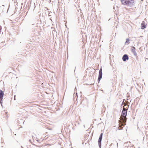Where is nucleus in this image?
<instances>
[{
	"label": "nucleus",
	"instance_id": "12",
	"mask_svg": "<svg viewBox=\"0 0 148 148\" xmlns=\"http://www.w3.org/2000/svg\"><path fill=\"white\" fill-rule=\"evenodd\" d=\"M29 141H30L31 140H29Z\"/></svg>",
	"mask_w": 148,
	"mask_h": 148
},
{
	"label": "nucleus",
	"instance_id": "13",
	"mask_svg": "<svg viewBox=\"0 0 148 148\" xmlns=\"http://www.w3.org/2000/svg\"><path fill=\"white\" fill-rule=\"evenodd\" d=\"M141 1H143V0H141Z\"/></svg>",
	"mask_w": 148,
	"mask_h": 148
},
{
	"label": "nucleus",
	"instance_id": "2",
	"mask_svg": "<svg viewBox=\"0 0 148 148\" xmlns=\"http://www.w3.org/2000/svg\"><path fill=\"white\" fill-rule=\"evenodd\" d=\"M122 4L123 5H133L134 1L133 0H121Z\"/></svg>",
	"mask_w": 148,
	"mask_h": 148
},
{
	"label": "nucleus",
	"instance_id": "1",
	"mask_svg": "<svg viewBox=\"0 0 148 148\" xmlns=\"http://www.w3.org/2000/svg\"><path fill=\"white\" fill-rule=\"evenodd\" d=\"M128 109H127L124 107L123 108V109L122 111L121 115V121L119 120V130H121L122 129L123 127H122V126L125 125V122L127 121L126 116L127 114V110Z\"/></svg>",
	"mask_w": 148,
	"mask_h": 148
},
{
	"label": "nucleus",
	"instance_id": "7",
	"mask_svg": "<svg viewBox=\"0 0 148 148\" xmlns=\"http://www.w3.org/2000/svg\"><path fill=\"white\" fill-rule=\"evenodd\" d=\"M4 95V92L1 90H0V99H3Z\"/></svg>",
	"mask_w": 148,
	"mask_h": 148
},
{
	"label": "nucleus",
	"instance_id": "10",
	"mask_svg": "<svg viewBox=\"0 0 148 148\" xmlns=\"http://www.w3.org/2000/svg\"><path fill=\"white\" fill-rule=\"evenodd\" d=\"M2 99H0V103L1 105V106H2V107L3 106H2Z\"/></svg>",
	"mask_w": 148,
	"mask_h": 148
},
{
	"label": "nucleus",
	"instance_id": "3",
	"mask_svg": "<svg viewBox=\"0 0 148 148\" xmlns=\"http://www.w3.org/2000/svg\"><path fill=\"white\" fill-rule=\"evenodd\" d=\"M103 134V133H101L99 137V138L98 141V143L99 147L100 148H101V142Z\"/></svg>",
	"mask_w": 148,
	"mask_h": 148
},
{
	"label": "nucleus",
	"instance_id": "5",
	"mask_svg": "<svg viewBox=\"0 0 148 148\" xmlns=\"http://www.w3.org/2000/svg\"><path fill=\"white\" fill-rule=\"evenodd\" d=\"M122 59L123 61H125L126 60L129 59V57L127 54H124L123 56Z\"/></svg>",
	"mask_w": 148,
	"mask_h": 148
},
{
	"label": "nucleus",
	"instance_id": "9",
	"mask_svg": "<svg viewBox=\"0 0 148 148\" xmlns=\"http://www.w3.org/2000/svg\"><path fill=\"white\" fill-rule=\"evenodd\" d=\"M130 41V40L128 38H127L126 39V41L125 42V44H128Z\"/></svg>",
	"mask_w": 148,
	"mask_h": 148
},
{
	"label": "nucleus",
	"instance_id": "4",
	"mask_svg": "<svg viewBox=\"0 0 148 148\" xmlns=\"http://www.w3.org/2000/svg\"><path fill=\"white\" fill-rule=\"evenodd\" d=\"M102 76V69L101 68L99 70V76L98 79V82L99 83L100 80L101 79Z\"/></svg>",
	"mask_w": 148,
	"mask_h": 148
},
{
	"label": "nucleus",
	"instance_id": "8",
	"mask_svg": "<svg viewBox=\"0 0 148 148\" xmlns=\"http://www.w3.org/2000/svg\"><path fill=\"white\" fill-rule=\"evenodd\" d=\"M141 28L142 29H145L146 27V26L143 23H141Z\"/></svg>",
	"mask_w": 148,
	"mask_h": 148
},
{
	"label": "nucleus",
	"instance_id": "6",
	"mask_svg": "<svg viewBox=\"0 0 148 148\" xmlns=\"http://www.w3.org/2000/svg\"><path fill=\"white\" fill-rule=\"evenodd\" d=\"M131 51L135 56H136L137 53L135 51V48L134 47H132L131 49Z\"/></svg>",
	"mask_w": 148,
	"mask_h": 148
},
{
	"label": "nucleus",
	"instance_id": "14",
	"mask_svg": "<svg viewBox=\"0 0 148 148\" xmlns=\"http://www.w3.org/2000/svg\"><path fill=\"white\" fill-rule=\"evenodd\" d=\"M1 26H0V28H1Z\"/></svg>",
	"mask_w": 148,
	"mask_h": 148
},
{
	"label": "nucleus",
	"instance_id": "11",
	"mask_svg": "<svg viewBox=\"0 0 148 148\" xmlns=\"http://www.w3.org/2000/svg\"><path fill=\"white\" fill-rule=\"evenodd\" d=\"M132 38H135V37H132Z\"/></svg>",
	"mask_w": 148,
	"mask_h": 148
}]
</instances>
